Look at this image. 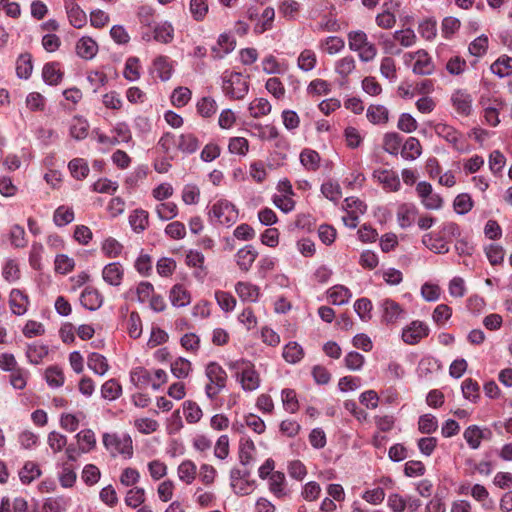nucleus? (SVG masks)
<instances>
[{
  "instance_id": "de8ad7c7",
  "label": "nucleus",
  "mask_w": 512,
  "mask_h": 512,
  "mask_svg": "<svg viewBox=\"0 0 512 512\" xmlns=\"http://www.w3.org/2000/svg\"><path fill=\"white\" fill-rule=\"evenodd\" d=\"M248 109L253 118H260L271 112V104L265 98H256L250 103Z\"/></svg>"
},
{
  "instance_id": "603ef678",
  "label": "nucleus",
  "mask_w": 512,
  "mask_h": 512,
  "mask_svg": "<svg viewBox=\"0 0 512 512\" xmlns=\"http://www.w3.org/2000/svg\"><path fill=\"white\" fill-rule=\"evenodd\" d=\"M183 413L185 420L190 424L197 423L203 415L202 410L198 404L190 400H187L183 403Z\"/></svg>"
},
{
  "instance_id": "3c124183",
  "label": "nucleus",
  "mask_w": 512,
  "mask_h": 512,
  "mask_svg": "<svg viewBox=\"0 0 512 512\" xmlns=\"http://www.w3.org/2000/svg\"><path fill=\"white\" fill-rule=\"evenodd\" d=\"M402 144V138L398 133H386L383 138V149L391 155H397Z\"/></svg>"
},
{
  "instance_id": "20e7f679",
  "label": "nucleus",
  "mask_w": 512,
  "mask_h": 512,
  "mask_svg": "<svg viewBox=\"0 0 512 512\" xmlns=\"http://www.w3.org/2000/svg\"><path fill=\"white\" fill-rule=\"evenodd\" d=\"M103 444L112 457L122 455L131 458L133 455L132 439L127 434L104 433Z\"/></svg>"
},
{
  "instance_id": "423d86ee",
  "label": "nucleus",
  "mask_w": 512,
  "mask_h": 512,
  "mask_svg": "<svg viewBox=\"0 0 512 512\" xmlns=\"http://www.w3.org/2000/svg\"><path fill=\"white\" fill-rule=\"evenodd\" d=\"M405 63L408 64L415 60L412 71L417 75H431L435 70V65L426 50L420 49L415 52H409L404 55Z\"/></svg>"
},
{
  "instance_id": "a878e982",
  "label": "nucleus",
  "mask_w": 512,
  "mask_h": 512,
  "mask_svg": "<svg viewBox=\"0 0 512 512\" xmlns=\"http://www.w3.org/2000/svg\"><path fill=\"white\" fill-rule=\"evenodd\" d=\"M130 381L138 389H145L152 385L150 372L143 367H136L130 372Z\"/></svg>"
},
{
  "instance_id": "0e129e2a",
  "label": "nucleus",
  "mask_w": 512,
  "mask_h": 512,
  "mask_svg": "<svg viewBox=\"0 0 512 512\" xmlns=\"http://www.w3.org/2000/svg\"><path fill=\"white\" fill-rule=\"evenodd\" d=\"M281 398L284 409L290 413H295L299 409V403L296 397V392L293 389H283Z\"/></svg>"
},
{
  "instance_id": "680f3d73",
  "label": "nucleus",
  "mask_w": 512,
  "mask_h": 512,
  "mask_svg": "<svg viewBox=\"0 0 512 512\" xmlns=\"http://www.w3.org/2000/svg\"><path fill=\"white\" fill-rule=\"evenodd\" d=\"M157 216L163 220H171L178 214V207L174 202L160 203L156 206Z\"/></svg>"
},
{
  "instance_id": "e2e57ef3",
  "label": "nucleus",
  "mask_w": 512,
  "mask_h": 512,
  "mask_svg": "<svg viewBox=\"0 0 512 512\" xmlns=\"http://www.w3.org/2000/svg\"><path fill=\"white\" fill-rule=\"evenodd\" d=\"M74 220V212L71 208L60 206L58 207L53 216L55 225L62 227Z\"/></svg>"
},
{
  "instance_id": "6e6d98bb",
  "label": "nucleus",
  "mask_w": 512,
  "mask_h": 512,
  "mask_svg": "<svg viewBox=\"0 0 512 512\" xmlns=\"http://www.w3.org/2000/svg\"><path fill=\"white\" fill-rule=\"evenodd\" d=\"M123 248V245L112 237H108L107 239H105L101 247L102 252L108 258H117L118 256L121 255Z\"/></svg>"
},
{
  "instance_id": "7ed1b4c3",
  "label": "nucleus",
  "mask_w": 512,
  "mask_h": 512,
  "mask_svg": "<svg viewBox=\"0 0 512 512\" xmlns=\"http://www.w3.org/2000/svg\"><path fill=\"white\" fill-rule=\"evenodd\" d=\"M222 89L226 96L231 99H243L249 90V83L247 77L239 72H224L222 77Z\"/></svg>"
},
{
  "instance_id": "c9c22d12",
  "label": "nucleus",
  "mask_w": 512,
  "mask_h": 512,
  "mask_svg": "<svg viewBox=\"0 0 512 512\" xmlns=\"http://www.w3.org/2000/svg\"><path fill=\"white\" fill-rule=\"evenodd\" d=\"M329 298L334 305H343L348 303L352 297L351 291L343 285H335L329 289Z\"/></svg>"
},
{
  "instance_id": "2eb2a0df",
  "label": "nucleus",
  "mask_w": 512,
  "mask_h": 512,
  "mask_svg": "<svg viewBox=\"0 0 512 512\" xmlns=\"http://www.w3.org/2000/svg\"><path fill=\"white\" fill-rule=\"evenodd\" d=\"M103 280L112 286H119L124 277L123 266L119 262H112L104 266L102 270Z\"/></svg>"
},
{
  "instance_id": "37998d69",
  "label": "nucleus",
  "mask_w": 512,
  "mask_h": 512,
  "mask_svg": "<svg viewBox=\"0 0 512 512\" xmlns=\"http://www.w3.org/2000/svg\"><path fill=\"white\" fill-rule=\"evenodd\" d=\"M33 70L32 57L29 53L21 54L16 62V73L21 79H28Z\"/></svg>"
},
{
  "instance_id": "f257e3e1",
  "label": "nucleus",
  "mask_w": 512,
  "mask_h": 512,
  "mask_svg": "<svg viewBox=\"0 0 512 512\" xmlns=\"http://www.w3.org/2000/svg\"><path fill=\"white\" fill-rule=\"evenodd\" d=\"M205 376L208 379L205 385V394L208 399L213 401L226 388L228 376L222 366L214 361L206 365Z\"/></svg>"
},
{
  "instance_id": "393cba45",
  "label": "nucleus",
  "mask_w": 512,
  "mask_h": 512,
  "mask_svg": "<svg viewBox=\"0 0 512 512\" xmlns=\"http://www.w3.org/2000/svg\"><path fill=\"white\" fill-rule=\"evenodd\" d=\"M129 224L134 232H143L149 224V214L146 210L136 209L129 216Z\"/></svg>"
},
{
  "instance_id": "4468645a",
  "label": "nucleus",
  "mask_w": 512,
  "mask_h": 512,
  "mask_svg": "<svg viewBox=\"0 0 512 512\" xmlns=\"http://www.w3.org/2000/svg\"><path fill=\"white\" fill-rule=\"evenodd\" d=\"M29 304L28 296L19 289H12L9 295V306L13 314L24 315Z\"/></svg>"
},
{
  "instance_id": "c85d7f7f",
  "label": "nucleus",
  "mask_w": 512,
  "mask_h": 512,
  "mask_svg": "<svg viewBox=\"0 0 512 512\" xmlns=\"http://www.w3.org/2000/svg\"><path fill=\"white\" fill-rule=\"evenodd\" d=\"M65 8L67 11L69 22L72 26H74L75 28H82L86 24V14L76 3L66 4Z\"/></svg>"
},
{
  "instance_id": "6e6552de",
  "label": "nucleus",
  "mask_w": 512,
  "mask_h": 512,
  "mask_svg": "<svg viewBox=\"0 0 512 512\" xmlns=\"http://www.w3.org/2000/svg\"><path fill=\"white\" fill-rule=\"evenodd\" d=\"M429 327L426 323L415 320L409 325L405 326L402 330V340L409 345L419 343L423 338L429 334Z\"/></svg>"
},
{
  "instance_id": "69168bd1",
  "label": "nucleus",
  "mask_w": 512,
  "mask_h": 512,
  "mask_svg": "<svg viewBox=\"0 0 512 512\" xmlns=\"http://www.w3.org/2000/svg\"><path fill=\"white\" fill-rule=\"evenodd\" d=\"M145 501V490L140 487H134L130 490H128L126 497H125V503L127 506L131 508H137L141 504H143Z\"/></svg>"
},
{
  "instance_id": "412c9836",
  "label": "nucleus",
  "mask_w": 512,
  "mask_h": 512,
  "mask_svg": "<svg viewBox=\"0 0 512 512\" xmlns=\"http://www.w3.org/2000/svg\"><path fill=\"white\" fill-rule=\"evenodd\" d=\"M63 75L64 73L62 72L58 62L46 63L42 69L43 80L48 85H58L62 81Z\"/></svg>"
},
{
  "instance_id": "c03bdc74",
  "label": "nucleus",
  "mask_w": 512,
  "mask_h": 512,
  "mask_svg": "<svg viewBox=\"0 0 512 512\" xmlns=\"http://www.w3.org/2000/svg\"><path fill=\"white\" fill-rule=\"evenodd\" d=\"M191 371L192 364L186 358L178 357L171 363V372L178 379L188 377Z\"/></svg>"
},
{
  "instance_id": "39448f33",
  "label": "nucleus",
  "mask_w": 512,
  "mask_h": 512,
  "mask_svg": "<svg viewBox=\"0 0 512 512\" xmlns=\"http://www.w3.org/2000/svg\"><path fill=\"white\" fill-rule=\"evenodd\" d=\"M209 216L218 224L230 226L237 220L238 213L233 204L226 200H220L213 204Z\"/></svg>"
},
{
  "instance_id": "864d4df0",
  "label": "nucleus",
  "mask_w": 512,
  "mask_h": 512,
  "mask_svg": "<svg viewBox=\"0 0 512 512\" xmlns=\"http://www.w3.org/2000/svg\"><path fill=\"white\" fill-rule=\"evenodd\" d=\"M122 393V387L115 379L106 381L101 387V395L104 399L115 400Z\"/></svg>"
},
{
  "instance_id": "aec40b11",
  "label": "nucleus",
  "mask_w": 512,
  "mask_h": 512,
  "mask_svg": "<svg viewBox=\"0 0 512 512\" xmlns=\"http://www.w3.org/2000/svg\"><path fill=\"white\" fill-rule=\"evenodd\" d=\"M80 302L86 309L94 311L101 307L103 298L95 288L86 287L81 293Z\"/></svg>"
},
{
  "instance_id": "cd10ccee",
  "label": "nucleus",
  "mask_w": 512,
  "mask_h": 512,
  "mask_svg": "<svg viewBox=\"0 0 512 512\" xmlns=\"http://www.w3.org/2000/svg\"><path fill=\"white\" fill-rule=\"evenodd\" d=\"M282 356L286 362L295 364L304 357V350L300 344L291 341L284 346Z\"/></svg>"
},
{
  "instance_id": "bb28decb",
  "label": "nucleus",
  "mask_w": 512,
  "mask_h": 512,
  "mask_svg": "<svg viewBox=\"0 0 512 512\" xmlns=\"http://www.w3.org/2000/svg\"><path fill=\"white\" fill-rule=\"evenodd\" d=\"M76 439L82 453H88L96 447L95 433L91 429L81 430L76 434Z\"/></svg>"
},
{
  "instance_id": "ddd939ff",
  "label": "nucleus",
  "mask_w": 512,
  "mask_h": 512,
  "mask_svg": "<svg viewBox=\"0 0 512 512\" xmlns=\"http://www.w3.org/2000/svg\"><path fill=\"white\" fill-rule=\"evenodd\" d=\"M236 40L233 36L223 33L219 36L216 45L211 49V54L214 59H222L228 53L235 49Z\"/></svg>"
},
{
  "instance_id": "8fccbe9b",
  "label": "nucleus",
  "mask_w": 512,
  "mask_h": 512,
  "mask_svg": "<svg viewBox=\"0 0 512 512\" xmlns=\"http://www.w3.org/2000/svg\"><path fill=\"white\" fill-rule=\"evenodd\" d=\"M462 393L464 398L476 403L480 397V386L477 381L467 378L462 382Z\"/></svg>"
},
{
  "instance_id": "bf43d9fd",
  "label": "nucleus",
  "mask_w": 512,
  "mask_h": 512,
  "mask_svg": "<svg viewBox=\"0 0 512 512\" xmlns=\"http://www.w3.org/2000/svg\"><path fill=\"white\" fill-rule=\"evenodd\" d=\"M123 75L129 81H136L140 78V61L137 57H129L126 60Z\"/></svg>"
},
{
  "instance_id": "ea45409f",
  "label": "nucleus",
  "mask_w": 512,
  "mask_h": 512,
  "mask_svg": "<svg viewBox=\"0 0 512 512\" xmlns=\"http://www.w3.org/2000/svg\"><path fill=\"white\" fill-rule=\"evenodd\" d=\"M41 470L37 463L28 461L24 464L19 471V478L23 484H30L35 479L39 478Z\"/></svg>"
},
{
  "instance_id": "f03ea898",
  "label": "nucleus",
  "mask_w": 512,
  "mask_h": 512,
  "mask_svg": "<svg viewBox=\"0 0 512 512\" xmlns=\"http://www.w3.org/2000/svg\"><path fill=\"white\" fill-rule=\"evenodd\" d=\"M347 38L349 49L357 52L362 62H370L375 59L377 48L374 43L368 40V36L364 31H350Z\"/></svg>"
},
{
  "instance_id": "f704fd0d",
  "label": "nucleus",
  "mask_w": 512,
  "mask_h": 512,
  "mask_svg": "<svg viewBox=\"0 0 512 512\" xmlns=\"http://www.w3.org/2000/svg\"><path fill=\"white\" fill-rule=\"evenodd\" d=\"M199 145L200 142L198 138L192 133L181 134L177 143L178 149L187 154L196 152L199 148Z\"/></svg>"
},
{
  "instance_id": "0eeeda50",
  "label": "nucleus",
  "mask_w": 512,
  "mask_h": 512,
  "mask_svg": "<svg viewBox=\"0 0 512 512\" xmlns=\"http://www.w3.org/2000/svg\"><path fill=\"white\" fill-rule=\"evenodd\" d=\"M381 321L385 325H395L398 321L406 317L405 309L396 301L390 298L383 299L380 302Z\"/></svg>"
},
{
  "instance_id": "58836bf2",
  "label": "nucleus",
  "mask_w": 512,
  "mask_h": 512,
  "mask_svg": "<svg viewBox=\"0 0 512 512\" xmlns=\"http://www.w3.org/2000/svg\"><path fill=\"white\" fill-rule=\"evenodd\" d=\"M71 175L77 180L85 179L89 174V166L85 159L74 158L68 164Z\"/></svg>"
},
{
  "instance_id": "774afa93",
  "label": "nucleus",
  "mask_w": 512,
  "mask_h": 512,
  "mask_svg": "<svg viewBox=\"0 0 512 512\" xmlns=\"http://www.w3.org/2000/svg\"><path fill=\"white\" fill-rule=\"evenodd\" d=\"M438 428L437 418L432 414H424L420 416L418 421V429L423 434H431Z\"/></svg>"
},
{
  "instance_id": "dca6fc26",
  "label": "nucleus",
  "mask_w": 512,
  "mask_h": 512,
  "mask_svg": "<svg viewBox=\"0 0 512 512\" xmlns=\"http://www.w3.org/2000/svg\"><path fill=\"white\" fill-rule=\"evenodd\" d=\"M256 452V447L254 442L250 437L244 435L239 440V451L238 457L239 461L243 466H248L254 460V455Z\"/></svg>"
},
{
  "instance_id": "473e14b6",
  "label": "nucleus",
  "mask_w": 512,
  "mask_h": 512,
  "mask_svg": "<svg viewBox=\"0 0 512 512\" xmlns=\"http://www.w3.org/2000/svg\"><path fill=\"white\" fill-rule=\"evenodd\" d=\"M48 346L32 343L27 346L26 356L31 364H39L48 355Z\"/></svg>"
},
{
  "instance_id": "c756f323",
  "label": "nucleus",
  "mask_w": 512,
  "mask_h": 512,
  "mask_svg": "<svg viewBox=\"0 0 512 512\" xmlns=\"http://www.w3.org/2000/svg\"><path fill=\"white\" fill-rule=\"evenodd\" d=\"M422 153L420 141L415 137H409L403 144L401 156L406 160H415Z\"/></svg>"
},
{
  "instance_id": "b1692460",
  "label": "nucleus",
  "mask_w": 512,
  "mask_h": 512,
  "mask_svg": "<svg viewBox=\"0 0 512 512\" xmlns=\"http://www.w3.org/2000/svg\"><path fill=\"white\" fill-rule=\"evenodd\" d=\"M154 71L162 81H168L174 70L173 62L167 56L160 55L153 61Z\"/></svg>"
},
{
  "instance_id": "a211bd4d",
  "label": "nucleus",
  "mask_w": 512,
  "mask_h": 512,
  "mask_svg": "<svg viewBox=\"0 0 512 512\" xmlns=\"http://www.w3.org/2000/svg\"><path fill=\"white\" fill-rule=\"evenodd\" d=\"M98 52V44L89 36L80 38L76 43V53L85 60L93 59Z\"/></svg>"
},
{
  "instance_id": "5701e85b",
  "label": "nucleus",
  "mask_w": 512,
  "mask_h": 512,
  "mask_svg": "<svg viewBox=\"0 0 512 512\" xmlns=\"http://www.w3.org/2000/svg\"><path fill=\"white\" fill-rule=\"evenodd\" d=\"M235 290L243 301L256 302L260 296L259 287L250 282H238L235 285Z\"/></svg>"
},
{
  "instance_id": "79ce46f5",
  "label": "nucleus",
  "mask_w": 512,
  "mask_h": 512,
  "mask_svg": "<svg viewBox=\"0 0 512 512\" xmlns=\"http://www.w3.org/2000/svg\"><path fill=\"white\" fill-rule=\"evenodd\" d=\"M269 490L278 498H281L286 495L284 473L280 471H275L270 475Z\"/></svg>"
},
{
  "instance_id": "e433bc0d",
  "label": "nucleus",
  "mask_w": 512,
  "mask_h": 512,
  "mask_svg": "<svg viewBox=\"0 0 512 512\" xmlns=\"http://www.w3.org/2000/svg\"><path fill=\"white\" fill-rule=\"evenodd\" d=\"M87 365L89 369L98 375H104L109 369L107 359L102 354L96 352L89 354Z\"/></svg>"
},
{
  "instance_id": "4be33fe9",
  "label": "nucleus",
  "mask_w": 512,
  "mask_h": 512,
  "mask_svg": "<svg viewBox=\"0 0 512 512\" xmlns=\"http://www.w3.org/2000/svg\"><path fill=\"white\" fill-rule=\"evenodd\" d=\"M169 299L174 307H185L191 302L190 292L182 285H174L169 294Z\"/></svg>"
},
{
  "instance_id": "052dcab7",
  "label": "nucleus",
  "mask_w": 512,
  "mask_h": 512,
  "mask_svg": "<svg viewBox=\"0 0 512 512\" xmlns=\"http://www.w3.org/2000/svg\"><path fill=\"white\" fill-rule=\"evenodd\" d=\"M316 62V54L310 49L303 50L297 60L298 67L305 72L311 71L315 67Z\"/></svg>"
},
{
  "instance_id": "1a4fd4ad",
  "label": "nucleus",
  "mask_w": 512,
  "mask_h": 512,
  "mask_svg": "<svg viewBox=\"0 0 512 512\" xmlns=\"http://www.w3.org/2000/svg\"><path fill=\"white\" fill-rule=\"evenodd\" d=\"M437 136L443 138L450 143L457 151L464 150L465 140L463 135L458 132L454 127L446 123H438L434 127Z\"/></svg>"
},
{
  "instance_id": "f3484780",
  "label": "nucleus",
  "mask_w": 512,
  "mask_h": 512,
  "mask_svg": "<svg viewBox=\"0 0 512 512\" xmlns=\"http://www.w3.org/2000/svg\"><path fill=\"white\" fill-rule=\"evenodd\" d=\"M373 177L376 178L387 190L398 191L400 188V180L398 174L393 170H375Z\"/></svg>"
},
{
  "instance_id": "9d476101",
  "label": "nucleus",
  "mask_w": 512,
  "mask_h": 512,
  "mask_svg": "<svg viewBox=\"0 0 512 512\" xmlns=\"http://www.w3.org/2000/svg\"><path fill=\"white\" fill-rule=\"evenodd\" d=\"M236 378L240 382L242 389L247 392L258 389L261 382L259 373L256 371L253 363L248 365V368L244 369V371L238 372Z\"/></svg>"
},
{
  "instance_id": "a18cd8bd",
  "label": "nucleus",
  "mask_w": 512,
  "mask_h": 512,
  "mask_svg": "<svg viewBox=\"0 0 512 512\" xmlns=\"http://www.w3.org/2000/svg\"><path fill=\"white\" fill-rule=\"evenodd\" d=\"M355 68L356 61L351 55L342 57L335 63V71L338 75L341 76L342 79H347V77L355 70Z\"/></svg>"
},
{
  "instance_id": "09e8293b",
  "label": "nucleus",
  "mask_w": 512,
  "mask_h": 512,
  "mask_svg": "<svg viewBox=\"0 0 512 512\" xmlns=\"http://www.w3.org/2000/svg\"><path fill=\"white\" fill-rule=\"evenodd\" d=\"M301 164L310 171H316L320 166V155L312 149H304L300 154Z\"/></svg>"
},
{
  "instance_id": "9b49d317",
  "label": "nucleus",
  "mask_w": 512,
  "mask_h": 512,
  "mask_svg": "<svg viewBox=\"0 0 512 512\" xmlns=\"http://www.w3.org/2000/svg\"><path fill=\"white\" fill-rule=\"evenodd\" d=\"M185 262L187 266L194 268V276L203 281L208 274L207 268L204 265L205 256L197 250H189L186 254Z\"/></svg>"
},
{
  "instance_id": "4c0bfd02",
  "label": "nucleus",
  "mask_w": 512,
  "mask_h": 512,
  "mask_svg": "<svg viewBox=\"0 0 512 512\" xmlns=\"http://www.w3.org/2000/svg\"><path fill=\"white\" fill-rule=\"evenodd\" d=\"M471 496L481 503L483 509L492 510L494 508V502L489 498V492L483 485L475 484L471 488Z\"/></svg>"
},
{
  "instance_id": "4d7b16f0",
  "label": "nucleus",
  "mask_w": 512,
  "mask_h": 512,
  "mask_svg": "<svg viewBox=\"0 0 512 512\" xmlns=\"http://www.w3.org/2000/svg\"><path fill=\"white\" fill-rule=\"evenodd\" d=\"M463 436L472 449H477L483 439V431L478 426L473 425L466 428Z\"/></svg>"
},
{
  "instance_id": "2f4dec72",
  "label": "nucleus",
  "mask_w": 512,
  "mask_h": 512,
  "mask_svg": "<svg viewBox=\"0 0 512 512\" xmlns=\"http://www.w3.org/2000/svg\"><path fill=\"white\" fill-rule=\"evenodd\" d=\"M179 479L185 484H191L197 475V467L191 460L183 461L177 469Z\"/></svg>"
},
{
  "instance_id": "13d9d810",
  "label": "nucleus",
  "mask_w": 512,
  "mask_h": 512,
  "mask_svg": "<svg viewBox=\"0 0 512 512\" xmlns=\"http://www.w3.org/2000/svg\"><path fill=\"white\" fill-rule=\"evenodd\" d=\"M321 193L330 201L337 202L342 197L341 187L337 182L327 181L321 185Z\"/></svg>"
},
{
  "instance_id": "6ab92c4d",
  "label": "nucleus",
  "mask_w": 512,
  "mask_h": 512,
  "mask_svg": "<svg viewBox=\"0 0 512 512\" xmlns=\"http://www.w3.org/2000/svg\"><path fill=\"white\" fill-rule=\"evenodd\" d=\"M257 256L258 252L254 247L252 245H246L236 253V263L242 271L247 272L251 268Z\"/></svg>"
},
{
  "instance_id": "7c9ffc66",
  "label": "nucleus",
  "mask_w": 512,
  "mask_h": 512,
  "mask_svg": "<svg viewBox=\"0 0 512 512\" xmlns=\"http://www.w3.org/2000/svg\"><path fill=\"white\" fill-rule=\"evenodd\" d=\"M366 116L373 124H386L389 120V111L383 105H370Z\"/></svg>"
},
{
  "instance_id": "5fc2aeb1",
  "label": "nucleus",
  "mask_w": 512,
  "mask_h": 512,
  "mask_svg": "<svg viewBox=\"0 0 512 512\" xmlns=\"http://www.w3.org/2000/svg\"><path fill=\"white\" fill-rule=\"evenodd\" d=\"M372 308H373V305H372L371 300L368 298H365V297L356 300V302L354 304L355 312L357 313L359 318L364 322H368L371 320Z\"/></svg>"
},
{
  "instance_id": "a19ab883",
  "label": "nucleus",
  "mask_w": 512,
  "mask_h": 512,
  "mask_svg": "<svg viewBox=\"0 0 512 512\" xmlns=\"http://www.w3.org/2000/svg\"><path fill=\"white\" fill-rule=\"evenodd\" d=\"M45 379L52 388H59L64 384L65 376L62 368L57 365L49 366L45 370Z\"/></svg>"
},
{
  "instance_id": "49530a36",
  "label": "nucleus",
  "mask_w": 512,
  "mask_h": 512,
  "mask_svg": "<svg viewBox=\"0 0 512 512\" xmlns=\"http://www.w3.org/2000/svg\"><path fill=\"white\" fill-rule=\"evenodd\" d=\"M89 124L82 117H74L70 124V135L76 140H82L88 135Z\"/></svg>"
},
{
  "instance_id": "f8f14e48",
  "label": "nucleus",
  "mask_w": 512,
  "mask_h": 512,
  "mask_svg": "<svg viewBox=\"0 0 512 512\" xmlns=\"http://www.w3.org/2000/svg\"><path fill=\"white\" fill-rule=\"evenodd\" d=\"M451 101L456 112L462 116H469L472 112V97L465 90H456L452 96Z\"/></svg>"
},
{
  "instance_id": "72a5a7b5",
  "label": "nucleus",
  "mask_w": 512,
  "mask_h": 512,
  "mask_svg": "<svg viewBox=\"0 0 512 512\" xmlns=\"http://www.w3.org/2000/svg\"><path fill=\"white\" fill-rule=\"evenodd\" d=\"M490 70L500 78L506 77L512 73V57L503 55L492 63Z\"/></svg>"
},
{
  "instance_id": "338daca9",
  "label": "nucleus",
  "mask_w": 512,
  "mask_h": 512,
  "mask_svg": "<svg viewBox=\"0 0 512 512\" xmlns=\"http://www.w3.org/2000/svg\"><path fill=\"white\" fill-rule=\"evenodd\" d=\"M228 149L232 154L245 156L249 151V142L244 137H232L229 140Z\"/></svg>"
}]
</instances>
